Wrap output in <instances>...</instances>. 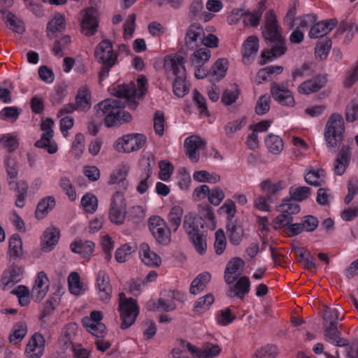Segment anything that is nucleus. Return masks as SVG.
I'll return each instance as SVG.
<instances>
[{
	"mask_svg": "<svg viewBox=\"0 0 358 358\" xmlns=\"http://www.w3.org/2000/svg\"><path fill=\"white\" fill-rule=\"evenodd\" d=\"M97 110H101L105 115L104 124L107 127L120 125L129 122L131 115L127 111L122 110L125 107V103L118 99H106L99 103Z\"/></svg>",
	"mask_w": 358,
	"mask_h": 358,
	"instance_id": "nucleus-1",
	"label": "nucleus"
},
{
	"mask_svg": "<svg viewBox=\"0 0 358 358\" xmlns=\"http://www.w3.org/2000/svg\"><path fill=\"white\" fill-rule=\"evenodd\" d=\"M130 166L128 163H122L116 167L110 173L108 180L109 185H120L126 187L128 182L126 178L129 172Z\"/></svg>",
	"mask_w": 358,
	"mask_h": 358,
	"instance_id": "nucleus-26",
	"label": "nucleus"
},
{
	"mask_svg": "<svg viewBox=\"0 0 358 358\" xmlns=\"http://www.w3.org/2000/svg\"><path fill=\"white\" fill-rule=\"evenodd\" d=\"M325 76H317L315 78L304 81L298 87V92L303 94H309L318 92L327 84Z\"/></svg>",
	"mask_w": 358,
	"mask_h": 358,
	"instance_id": "nucleus-25",
	"label": "nucleus"
},
{
	"mask_svg": "<svg viewBox=\"0 0 358 358\" xmlns=\"http://www.w3.org/2000/svg\"><path fill=\"white\" fill-rule=\"evenodd\" d=\"M158 299H150L147 303V308L150 311H173L176 308L174 300L183 301L185 296L178 291L169 290L162 294Z\"/></svg>",
	"mask_w": 358,
	"mask_h": 358,
	"instance_id": "nucleus-7",
	"label": "nucleus"
},
{
	"mask_svg": "<svg viewBox=\"0 0 358 358\" xmlns=\"http://www.w3.org/2000/svg\"><path fill=\"white\" fill-rule=\"evenodd\" d=\"M27 327L25 323L18 322L13 327V332L10 336V342L13 344H17L21 341L26 336Z\"/></svg>",
	"mask_w": 358,
	"mask_h": 358,
	"instance_id": "nucleus-57",
	"label": "nucleus"
},
{
	"mask_svg": "<svg viewBox=\"0 0 358 358\" xmlns=\"http://www.w3.org/2000/svg\"><path fill=\"white\" fill-rule=\"evenodd\" d=\"M337 23L336 19L315 22L309 31V37L311 38H321L330 32L336 26Z\"/></svg>",
	"mask_w": 358,
	"mask_h": 358,
	"instance_id": "nucleus-24",
	"label": "nucleus"
},
{
	"mask_svg": "<svg viewBox=\"0 0 358 358\" xmlns=\"http://www.w3.org/2000/svg\"><path fill=\"white\" fill-rule=\"evenodd\" d=\"M278 352V348L275 345H268L258 350L255 357L256 358H275Z\"/></svg>",
	"mask_w": 358,
	"mask_h": 358,
	"instance_id": "nucleus-64",
	"label": "nucleus"
},
{
	"mask_svg": "<svg viewBox=\"0 0 358 358\" xmlns=\"http://www.w3.org/2000/svg\"><path fill=\"white\" fill-rule=\"evenodd\" d=\"M289 194L290 198L288 199H292L294 202L302 201L310 196L311 194V189L306 186L296 187H292L289 188Z\"/></svg>",
	"mask_w": 358,
	"mask_h": 358,
	"instance_id": "nucleus-50",
	"label": "nucleus"
},
{
	"mask_svg": "<svg viewBox=\"0 0 358 358\" xmlns=\"http://www.w3.org/2000/svg\"><path fill=\"white\" fill-rule=\"evenodd\" d=\"M211 275L208 272H203L197 275L191 283L189 292L194 295L203 291L208 283L210 282Z\"/></svg>",
	"mask_w": 358,
	"mask_h": 358,
	"instance_id": "nucleus-39",
	"label": "nucleus"
},
{
	"mask_svg": "<svg viewBox=\"0 0 358 358\" xmlns=\"http://www.w3.org/2000/svg\"><path fill=\"white\" fill-rule=\"evenodd\" d=\"M342 308L338 305L336 307H324L323 313V326H338V319Z\"/></svg>",
	"mask_w": 358,
	"mask_h": 358,
	"instance_id": "nucleus-38",
	"label": "nucleus"
},
{
	"mask_svg": "<svg viewBox=\"0 0 358 358\" xmlns=\"http://www.w3.org/2000/svg\"><path fill=\"white\" fill-rule=\"evenodd\" d=\"M1 12L3 14V20L10 30L18 34H22L25 31L24 23L22 20L11 12L6 10Z\"/></svg>",
	"mask_w": 358,
	"mask_h": 358,
	"instance_id": "nucleus-31",
	"label": "nucleus"
},
{
	"mask_svg": "<svg viewBox=\"0 0 358 358\" xmlns=\"http://www.w3.org/2000/svg\"><path fill=\"white\" fill-rule=\"evenodd\" d=\"M95 244L90 241L79 240L72 243L71 250L74 253H78L85 257L91 255L94 250Z\"/></svg>",
	"mask_w": 358,
	"mask_h": 358,
	"instance_id": "nucleus-37",
	"label": "nucleus"
},
{
	"mask_svg": "<svg viewBox=\"0 0 358 358\" xmlns=\"http://www.w3.org/2000/svg\"><path fill=\"white\" fill-rule=\"evenodd\" d=\"M324 339L329 343L339 347L348 345V341L341 336L338 326H323Z\"/></svg>",
	"mask_w": 358,
	"mask_h": 358,
	"instance_id": "nucleus-29",
	"label": "nucleus"
},
{
	"mask_svg": "<svg viewBox=\"0 0 358 358\" xmlns=\"http://www.w3.org/2000/svg\"><path fill=\"white\" fill-rule=\"evenodd\" d=\"M265 2V0L259 2L253 12H245L243 22L245 25L256 27L259 24L262 13L266 10Z\"/></svg>",
	"mask_w": 358,
	"mask_h": 358,
	"instance_id": "nucleus-32",
	"label": "nucleus"
},
{
	"mask_svg": "<svg viewBox=\"0 0 358 358\" xmlns=\"http://www.w3.org/2000/svg\"><path fill=\"white\" fill-rule=\"evenodd\" d=\"M55 206V200L53 196H49L45 197L38 203L35 212L36 217L38 219H43Z\"/></svg>",
	"mask_w": 358,
	"mask_h": 358,
	"instance_id": "nucleus-43",
	"label": "nucleus"
},
{
	"mask_svg": "<svg viewBox=\"0 0 358 358\" xmlns=\"http://www.w3.org/2000/svg\"><path fill=\"white\" fill-rule=\"evenodd\" d=\"M267 48L262 51L260 65H264L268 62L284 55L287 50L283 36L266 41Z\"/></svg>",
	"mask_w": 358,
	"mask_h": 358,
	"instance_id": "nucleus-11",
	"label": "nucleus"
},
{
	"mask_svg": "<svg viewBox=\"0 0 358 358\" xmlns=\"http://www.w3.org/2000/svg\"><path fill=\"white\" fill-rule=\"evenodd\" d=\"M211 52L206 48H200L195 50L190 57V62L193 66H203L210 58Z\"/></svg>",
	"mask_w": 358,
	"mask_h": 358,
	"instance_id": "nucleus-44",
	"label": "nucleus"
},
{
	"mask_svg": "<svg viewBox=\"0 0 358 358\" xmlns=\"http://www.w3.org/2000/svg\"><path fill=\"white\" fill-rule=\"evenodd\" d=\"M265 143L269 152L273 155L280 154L284 147L282 139L272 134L267 136Z\"/></svg>",
	"mask_w": 358,
	"mask_h": 358,
	"instance_id": "nucleus-49",
	"label": "nucleus"
},
{
	"mask_svg": "<svg viewBox=\"0 0 358 358\" xmlns=\"http://www.w3.org/2000/svg\"><path fill=\"white\" fill-rule=\"evenodd\" d=\"M222 351L220 345L213 343H206L199 353V358H210L217 356Z\"/></svg>",
	"mask_w": 358,
	"mask_h": 358,
	"instance_id": "nucleus-58",
	"label": "nucleus"
},
{
	"mask_svg": "<svg viewBox=\"0 0 358 358\" xmlns=\"http://www.w3.org/2000/svg\"><path fill=\"white\" fill-rule=\"evenodd\" d=\"M90 92L87 86H83L78 91L76 97V107L77 109L85 110L90 108Z\"/></svg>",
	"mask_w": 358,
	"mask_h": 358,
	"instance_id": "nucleus-40",
	"label": "nucleus"
},
{
	"mask_svg": "<svg viewBox=\"0 0 358 358\" xmlns=\"http://www.w3.org/2000/svg\"><path fill=\"white\" fill-rule=\"evenodd\" d=\"M59 231L55 227L48 228L43 234V238L41 243V250L48 252L51 251L59 241Z\"/></svg>",
	"mask_w": 358,
	"mask_h": 358,
	"instance_id": "nucleus-28",
	"label": "nucleus"
},
{
	"mask_svg": "<svg viewBox=\"0 0 358 358\" xmlns=\"http://www.w3.org/2000/svg\"><path fill=\"white\" fill-rule=\"evenodd\" d=\"M228 62L226 59L222 58L216 61L212 66L211 76L213 80H220L225 76L227 70Z\"/></svg>",
	"mask_w": 358,
	"mask_h": 358,
	"instance_id": "nucleus-55",
	"label": "nucleus"
},
{
	"mask_svg": "<svg viewBox=\"0 0 358 358\" xmlns=\"http://www.w3.org/2000/svg\"><path fill=\"white\" fill-rule=\"evenodd\" d=\"M277 210L280 213L273 221L274 228L275 229L281 227H285L293 221V215H296L300 211V206L292 199H284L282 203L277 207Z\"/></svg>",
	"mask_w": 358,
	"mask_h": 358,
	"instance_id": "nucleus-9",
	"label": "nucleus"
},
{
	"mask_svg": "<svg viewBox=\"0 0 358 358\" xmlns=\"http://www.w3.org/2000/svg\"><path fill=\"white\" fill-rule=\"evenodd\" d=\"M331 44L330 39L319 42L315 48V57L320 60L325 59L330 51Z\"/></svg>",
	"mask_w": 358,
	"mask_h": 358,
	"instance_id": "nucleus-59",
	"label": "nucleus"
},
{
	"mask_svg": "<svg viewBox=\"0 0 358 358\" xmlns=\"http://www.w3.org/2000/svg\"><path fill=\"white\" fill-rule=\"evenodd\" d=\"M250 289V281L248 277L242 276L241 277L234 285L235 295L243 299L245 296L249 293Z\"/></svg>",
	"mask_w": 358,
	"mask_h": 358,
	"instance_id": "nucleus-53",
	"label": "nucleus"
},
{
	"mask_svg": "<svg viewBox=\"0 0 358 358\" xmlns=\"http://www.w3.org/2000/svg\"><path fill=\"white\" fill-rule=\"evenodd\" d=\"M98 22L94 12L91 9L87 10L81 23L82 33L85 36H92L96 32Z\"/></svg>",
	"mask_w": 358,
	"mask_h": 358,
	"instance_id": "nucleus-30",
	"label": "nucleus"
},
{
	"mask_svg": "<svg viewBox=\"0 0 358 358\" xmlns=\"http://www.w3.org/2000/svg\"><path fill=\"white\" fill-rule=\"evenodd\" d=\"M203 34V29L199 23H192L187 28L185 34V45L191 49L197 47L198 41H201Z\"/></svg>",
	"mask_w": 358,
	"mask_h": 358,
	"instance_id": "nucleus-23",
	"label": "nucleus"
},
{
	"mask_svg": "<svg viewBox=\"0 0 358 358\" xmlns=\"http://www.w3.org/2000/svg\"><path fill=\"white\" fill-rule=\"evenodd\" d=\"M96 59L102 64L99 73V83L108 76L111 68L117 60V55L114 52L110 41L105 39L101 41L96 47L94 51Z\"/></svg>",
	"mask_w": 358,
	"mask_h": 358,
	"instance_id": "nucleus-4",
	"label": "nucleus"
},
{
	"mask_svg": "<svg viewBox=\"0 0 358 358\" xmlns=\"http://www.w3.org/2000/svg\"><path fill=\"white\" fill-rule=\"evenodd\" d=\"M59 186L62 189L68 196L69 200L75 201L77 199L76 192L69 178L66 177L61 178Z\"/></svg>",
	"mask_w": 358,
	"mask_h": 358,
	"instance_id": "nucleus-63",
	"label": "nucleus"
},
{
	"mask_svg": "<svg viewBox=\"0 0 358 358\" xmlns=\"http://www.w3.org/2000/svg\"><path fill=\"white\" fill-rule=\"evenodd\" d=\"M50 286L49 279L45 272L38 273L31 289V297L36 301H41L46 296Z\"/></svg>",
	"mask_w": 358,
	"mask_h": 358,
	"instance_id": "nucleus-17",
	"label": "nucleus"
},
{
	"mask_svg": "<svg viewBox=\"0 0 358 358\" xmlns=\"http://www.w3.org/2000/svg\"><path fill=\"white\" fill-rule=\"evenodd\" d=\"M78 330V324L75 322H70L66 324L62 331L60 343L64 348H69L74 345L73 341Z\"/></svg>",
	"mask_w": 358,
	"mask_h": 358,
	"instance_id": "nucleus-35",
	"label": "nucleus"
},
{
	"mask_svg": "<svg viewBox=\"0 0 358 358\" xmlns=\"http://www.w3.org/2000/svg\"><path fill=\"white\" fill-rule=\"evenodd\" d=\"M127 215V203L124 194L116 192L112 196L109 208L108 217L110 221L117 225L124 224Z\"/></svg>",
	"mask_w": 358,
	"mask_h": 358,
	"instance_id": "nucleus-10",
	"label": "nucleus"
},
{
	"mask_svg": "<svg viewBox=\"0 0 358 358\" xmlns=\"http://www.w3.org/2000/svg\"><path fill=\"white\" fill-rule=\"evenodd\" d=\"M138 88L134 83L129 84L119 85L113 89V94L118 98H125L124 102L131 110H136L138 103L135 98L141 99L147 92V79L145 76H141L137 79Z\"/></svg>",
	"mask_w": 358,
	"mask_h": 358,
	"instance_id": "nucleus-3",
	"label": "nucleus"
},
{
	"mask_svg": "<svg viewBox=\"0 0 358 358\" xmlns=\"http://www.w3.org/2000/svg\"><path fill=\"white\" fill-rule=\"evenodd\" d=\"M134 252V248L129 245H123L116 250L115 258L119 263H124L129 259V255Z\"/></svg>",
	"mask_w": 358,
	"mask_h": 358,
	"instance_id": "nucleus-61",
	"label": "nucleus"
},
{
	"mask_svg": "<svg viewBox=\"0 0 358 358\" xmlns=\"http://www.w3.org/2000/svg\"><path fill=\"white\" fill-rule=\"evenodd\" d=\"M146 142V137L143 134H131L119 138L114 144L118 152L129 153L141 149Z\"/></svg>",
	"mask_w": 358,
	"mask_h": 358,
	"instance_id": "nucleus-12",
	"label": "nucleus"
},
{
	"mask_svg": "<svg viewBox=\"0 0 358 358\" xmlns=\"http://www.w3.org/2000/svg\"><path fill=\"white\" fill-rule=\"evenodd\" d=\"M193 178L200 182H209L215 184L220 180V175L215 173H209L207 171H197L193 174Z\"/></svg>",
	"mask_w": 358,
	"mask_h": 358,
	"instance_id": "nucleus-54",
	"label": "nucleus"
},
{
	"mask_svg": "<svg viewBox=\"0 0 358 358\" xmlns=\"http://www.w3.org/2000/svg\"><path fill=\"white\" fill-rule=\"evenodd\" d=\"M260 187L266 194L268 199H271L273 196L285 187V184L283 181L272 183L270 180L267 179L261 182Z\"/></svg>",
	"mask_w": 358,
	"mask_h": 358,
	"instance_id": "nucleus-41",
	"label": "nucleus"
},
{
	"mask_svg": "<svg viewBox=\"0 0 358 358\" xmlns=\"http://www.w3.org/2000/svg\"><path fill=\"white\" fill-rule=\"evenodd\" d=\"M227 233L230 243L234 245H238L242 241L244 231L241 226L230 222L227 224Z\"/></svg>",
	"mask_w": 358,
	"mask_h": 358,
	"instance_id": "nucleus-45",
	"label": "nucleus"
},
{
	"mask_svg": "<svg viewBox=\"0 0 358 358\" xmlns=\"http://www.w3.org/2000/svg\"><path fill=\"white\" fill-rule=\"evenodd\" d=\"M213 302L214 296L211 294H208L197 299L194 306L193 310L197 314H201L208 310Z\"/></svg>",
	"mask_w": 358,
	"mask_h": 358,
	"instance_id": "nucleus-56",
	"label": "nucleus"
},
{
	"mask_svg": "<svg viewBox=\"0 0 358 358\" xmlns=\"http://www.w3.org/2000/svg\"><path fill=\"white\" fill-rule=\"evenodd\" d=\"M139 257L145 265L150 267H158L162 263L161 257L152 251L147 243H142L139 246Z\"/></svg>",
	"mask_w": 358,
	"mask_h": 358,
	"instance_id": "nucleus-22",
	"label": "nucleus"
},
{
	"mask_svg": "<svg viewBox=\"0 0 358 358\" xmlns=\"http://www.w3.org/2000/svg\"><path fill=\"white\" fill-rule=\"evenodd\" d=\"M96 282L100 299L104 303H108L110 299L113 289L106 271L100 270L96 273Z\"/></svg>",
	"mask_w": 358,
	"mask_h": 358,
	"instance_id": "nucleus-18",
	"label": "nucleus"
},
{
	"mask_svg": "<svg viewBox=\"0 0 358 358\" xmlns=\"http://www.w3.org/2000/svg\"><path fill=\"white\" fill-rule=\"evenodd\" d=\"M198 218H201L203 220V224H206V221H208L212 226V229H214L216 224L215 215L214 210L211 206L208 204H203L199 206V216Z\"/></svg>",
	"mask_w": 358,
	"mask_h": 358,
	"instance_id": "nucleus-48",
	"label": "nucleus"
},
{
	"mask_svg": "<svg viewBox=\"0 0 358 358\" xmlns=\"http://www.w3.org/2000/svg\"><path fill=\"white\" fill-rule=\"evenodd\" d=\"M54 122L50 118H47L43 121L41 124V129L44 132L41 135L40 140L35 143V146L38 148H43L52 155L57 150V146L55 143H51L50 140L53 136V130L52 129Z\"/></svg>",
	"mask_w": 358,
	"mask_h": 358,
	"instance_id": "nucleus-15",
	"label": "nucleus"
},
{
	"mask_svg": "<svg viewBox=\"0 0 358 358\" xmlns=\"http://www.w3.org/2000/svg\"><path fill=\"white\" fill-rule=\"evenodd\" d=\"M345 131L343 117L338 113L332 114L327 122L324 139L330 149H335L343 141Z\"/></svg>",
	"mask_w": 358,
	"mask_h": 358,
	"instance_id": "nucleus-5",
	"label": "nucleus"
},
{
	"mask_svg": "<svg viewBox=\"0 0 358 358\" xmlns=\"http://www.w3.org/2000/svg\"><path fill=\"white\" fill-rule=\"evenodd\" d=\"M306 182L315 187L322 186L325 181V172L323 169L312 170L305 176Z\"/></svg>",
	"mask_w": 358,
	"mask_h": 358,
	"instance_id": "nucleus-47",
	"label": "nucleus"
},
{
	"mask_svg": "<svg viewBox=\"0 0 358 358\" xmlns=\"http://www.w3.org/2000/svg\"><path fill=\"white\" fill-rule=\"evenodd\" d=\"M182 214L183 210L179 206H175L170 210L167 219L170 226L173 228V232L177 231L180 226Z\"/></svg>",
	"mask_w": 358,
	"mask_h": 358,
	"instance_id": "nucleus-46",
	"label": "nucleus"
},
{
	"mask_svg": "<svg viewBox=\"0 0 358 358\" xmlns=\"http://www.w3.org/2000/svg\"><path fill=\"white\" fill-rule=\"evenodd\" d=\"M271 97L268 94L262 95L255 106V113L262 115L268 112L270 109Z\"/></svg>",
	"mask_w": 358,
	"mask_h": 358,
	"instance_id": "nucleus-62",
	"label": "nucleus"
},
{
	"mask_svg": "<svg viewBox=\"0 0 358 358\" xmlns=\"http://www.w3.org/2000/svg\"><path fill=\"white\" fill-rule=\"evenodd\" d=\"M45 339L40 334H35L27 345L25 353L29 358H39L44 351Z\"/></svg>",
	"mask_w": 358,
	"mask_h": 358,
	"instance_id": "nucleus-21",
	"label": "nucleus"
},
{
	"mask_svg": "<svg viewBox=\"0 0 358 358\" xmlns=\"http://www.w3.org/2000/svg\"><path fill=\"white\" fill-rule=\"evenodd\" d=\"M272 97L280 104L287 106H294V99L290 90L281 87L276 83H273L271 86Z\"/></svg>",
	"mask_w": 358,
	"mask_h": 358,
	"instance_id": "nucleus-20",
	"label": "nucleus"
},
{
	"mask_svg": "<svg viewBox=\"0 0 358 358\" xmlns=\"http://www.w3.org/2000/svg\"><path fill=\"white\" fill-rule=\"evenodd\" d=\"M65 28L66 24L64 16L56 15L47 24V36L50 39H52L56 37L57 33L64 31Z\"/></svg>",
	"mask_w": 358,
	"mask_h": 358,
	"instance_id": "nucleus-33",
	"label": "nucleus"
},
{
	"mask_svg": "<svg viewBox=\"0 0 358 358\" xmlns=\"http://www.w3.org/2000/svg\"><path fill=\"white\" fill-rule=\"evenodd\" d=\"M164 66L166 70L173 71L176 76L175 79H186V69L184 66L183 57L166 56Z\"/></svg>",
	"mask_w": 358,
	"mask_h": 358,
	"instance_id": "nucleus-19",
	"label": "nucleus"
},
{
	"mask_svg": "<svg viewBox=\"0 0 358 358\" xmlns=\"http://www.w3.org/2000/svg\"><path fill=\"white\" fill-rule=\"evenodd\" d=\"M259 50V39L255 36H249L243 43L242 55L244 64H249Z\"/></svg>",
	"mask_w": 358,
	"mask_h": 358,
	"instance_id": "nucleus-27",
	"label": "nucleus"
},
{
	"mask_svg": "<svg viewBox=\"0 0 358 358\" xmlns=\"http://www.w3.org/2000/svg\"><path fill=\"white\" fill-rule=\"evenodd\" d=\"M23 266L11 264L2 273L0 280V287L3 291H8L20 282L24 276Z\"/></svg>",
	"mask_w": 358,
	"mask_h": 358,
	"instance_id": "nucleus-13",
	"label": "nucleus"
},
{
	"mask_svg": "<svg viewBox=\"0 0 358 358\" xmlns=\"http://www.w3.org/2000/svg\"><path fill=\"white\" fill-rule=\"evenodd\" d=\"M69 292L76 296H80L85 293V289L80 282V278L78 273L72 272L68 277Z\"/></svg>",
	"mask_w": 358,
	"mask_h": 358,
	"instance_id": "nucleus-42",
	"label": "nucleus"
},
{
	"mask_svg": "<svg viewBox=\"0 0 358 358\" xmlns=\"http://www.w3.org/2000/svg\"><path fill=\"white\" fill-rule=\"evenodd\" d=\"M119 310L122 320L121 328L125 329L134 324L139 310L135 299H125V295L122 292L119 294Z\"/></svg>",
	"mask_w": 358,
	"mask_h": 358,
	"instance_id": "nucleus-8",
	"label": "nucleus"
},
{
	"mask_svg": "<svg viewBox=\"0 0 358 358\" xmlns=\"http://www.w3.org/2000/svg\"><path fill=\"white\" fill-rule=\"evenodd\" d=\"M148 227L157 244L167 246L172 241L171 229L166 222L159 216H152L148 220Z\"/></svg>",
	"mask_w": 358,
	"mask_h": 358,
	"instance_id": "nucleus-6",
	"label": "nucleus"
},
{
	"mask_svg": "<svg viewBox=\"0 0 358 358\" xmlns=\"http://www.w3.org/2000/svg\"><path fill=\"white\" fill-rule=\"evenodd\" d=\"M262 36L266 41L282 37V28L272 10H268L264 15V22L261 27Z\"/></svg>",
	"mask_w": 358,
	"mask_h": 358,
	"instance_id": "nucleus-14",
	"label": "nucleus"
},
{
	"mask_svg": "<svg viewBox=\"0 0 358 358\" xmlns=\"http://www.w3.org/2000/svg\"><path fill=\"white\" fill-rule=\"evenodd\" d=\"M182 227L196 252L200 255H203L207 248L206 236L203 230V220H201V218H198L194 214L189 213L184 217Z\"/></svg>",
	"mask_w": 358,
	"mask_h": 358,
	"instance_id": "nucleus-2",
	"label": "nucleus"
},
{
	"mask_svg": "<svg viewBox=\"0 0 358 358\" xmlns=\"http://www.w3.org/2000/svg\"><path fill=\"white\" fill-rule=\"evenodd\" d=\"M80 202L85 211L87 213L93 214L97 210L98 199L92 193H87L83 195Z\"/></svg>",
	"mask_w": 358,
	"mask_h": 358,
	"instance_id": "nucleus-52",
	"label": "nucleus"
},
{
	"mask_svg": "<svg viewBox=\"0 0 358 358\" xmlns=\"http://www.w3.org/2000/svg\"><path fill=\"white\" fill-rule=\"evenodd\" d=\"M8 254L14 260L20 259L23 255L22 241L17 234H13L9 238Z\"/></svg>",
	"mask_w": 358,
	"mask_h": 358,
	"instance_id": "nucleus-36",
	"label": "nucleus"
},
{
	"mask_svg": "<svg viewBox=\"0 0 358 358\" xmlns=\"http://www.w3.org/2000/svg\"><path fill=\"white\" fill-rule=\"evenodd\" d=\"M240 94L238 85L233 84L224 90L221 101L226 106H231L236 102Z\"/></svg>",
	"mask_w": 358,
	"mask_h": 358,
	"instance_id": "nucleus-51",
	"label": "nucleus"
},
{
	"mask_svg": "<svg viewBox=\"0 0 358 358\" xmlns=\"http://www.w3.org/2000/svg\"><path fill=\"white\" fill-rule=\"evenodd\" d=\"M186 155L189 157H196V155H207L206 150V142L200 136L192 135L187 137L184 143ZM209 155L213 153L210 152Z\"/></svg>",
	"mask_w": 358,
	"mask_h": 358,
	"instance_id": "nucleus-16",
	"label": "nucleus"
},
{
	"mask_svg": "<svg viewBox=\"0 0 358 358\" xmlns=\"http://www.w3.org/2000/svg\"><path fill=\"white\" fill-rule=\"evenodd\" d=\"M8 186L11 190L17 192L16 206L22 208L24 206V200L27 194L28 184L24 181H9Z\"/></svg>",
	"mask_w": 358,
	"mask_h": 358,
	"instance_id": "nucleus-34",
	"label": "nucleus"
},
{
	"mask_svg": "<svg viewBox=\"0 0 358 358\" xmlns=\"http://www.w3.org/2000/svg\"><path fill=\"white\" fill-rule=\"evenodd\" d=\"M215 319L218 324L227 326L236 319V316L231 314L229 308H226L217 312Z\"/></svg>",
	"mask_w": 358,
	"mask_h": 358,
	"instance_id": "nucleus-60",
	"label": "nucleus"
}]
</instances>
